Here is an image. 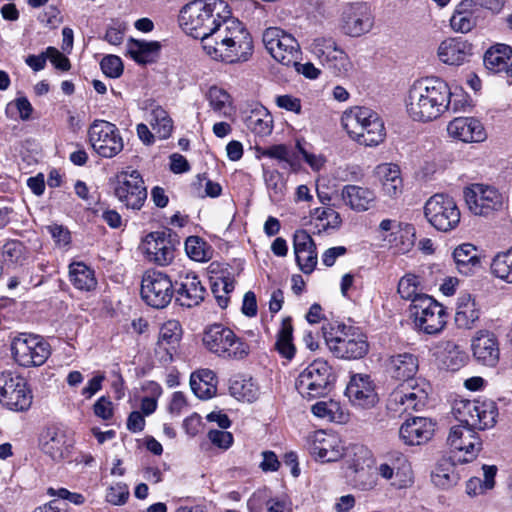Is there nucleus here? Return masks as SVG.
<instances>
[{
    "mask_svg": "<svg viewBox=\"0 0 512 512\" xmlns=\"http://www.w3.org/2000/svg\"><path fill=\"white\" fill-rule=\"evenodd\" d=\"M257 152L260 153L261 156L270 157L282 161H288L289 151L288 148L283 145H273L268 148H257Z\"/></svg>",
    "mask_w": 512,
    "mask_h": 512,
    "instance_id": "nucleus-61",
    "label": "nucleus"
},
{
    "mask_svg": "<svg viewBox=\"0 0 512 512\" xmlns=\"http://www.w3.org/2000/svg\"><path fill=\"white\" fill-rule=\"evenodd\" d=\"M448 135L454 139L466 142H482L487 135L482 123L474 117H457L447 126Z\"/></svg>",
    "mask_w": 512,
    "mask_h": 512,
    "instance_id": "nucleus-25",
    "label": "nucleus"
},
{
    "mask_svg": "<svg viewBox=\"0 0 512 512\" xmlns=\"http://www.w3.org/2000/svg\"><path fill=\"white\" fill-rule=\"evenodd\" d=\"M276 104L278 107L287 111L294 112L296 114L301 113V101L300 99L291 95H281L276 98Z\"/></svg>",
    "mask_w": 512,
    "mask_h": 512,
    "instance_id": "nucleus-64",
    "label": "nucleus"
},
{
    "mask_svg": "<svg viewBox=\"0 0 512 512\" xmlns=\"http://www.w3.org/2000/svg\"><path fill=\"white\" fill-rule=\"evenodd\" d=\"M480 308L470 294H463L458 298L455 313V324L461 329H472L480 318Z\"/></svg>",
    "mask_w": 512,
    "mask_h": 512,
    "instance_id": "nucleus-32",
    "label": "nucleus"
},
{
    "mask_svg": "<svg viewBox=\"0 0 512 512\" xmlns=\"http://www.w3.org/2000/svg\"><path fill=\"white\" fill-rule=\"evenodd\" d=\"M114 194L127 208L140 210L147 199V188L137 170H124L115 177Z\"/></svg>",
    "mask_w": 512,
    "mask_h": 512,
    "instance_id": "nucleus-13",
    "label": "nucleus"
},
{
    "mask_svg": "<svg viewBox=\"0 0 512 512\" xmlns=\"http://www.w3.org/2000/svg\"><path fill=\"white\" fill-rule=\"evenodd\" d=\"M230 394L242 401L254 402L259 396V387L251 377L235 376L230 380Z\"/></svg>",
    "mask_w": 512,
    "mask_h": 512,
    "instance_id": "nucleus-41",
    "label": "nucleus"
},
{
    "mask_svg": "<svg viewBox=\"0 0 512 512\" xmlns=\"http://www.w3.org/2000/svg\"><path fill=\"white\" fill-rule=\"evenodd\" d=\"M263 178L271 201H281L287 189L283 175L274 169H264Z\"/></svg>",
    "mask_w": 512,
    "mask_h": 512,
    "instance_id": "nucleus-47",
    "label": "nucleus"
},
{
    "mask_svg": "<svg viewBox=\"0 0 512 512\" xmlns=\"http://www.w3.org/2000/svg\"><path fill=\"white\" fill-rule=\"evenodd\" d=\"M179 25L183 31L201 40L211 58L227 63L247 61L253 41L245 26L231 16L223 0H194L182 7Z\"/></svg>",
    "mask_w": 512,
    "mask_h": 512,
    "instance_id": "nucleus-1",
    "label": "nucleus"
},
{
    "mask_svg": "<svg viewBox=\"0 0 512 512\" xmlns=\"http://www.w3.org/2000/svg\"><path fill=\"white\" fill-rule=\"evenodd\" d=\"M296 262L300 270L305 274H310L316 267L317 264V251L316 249L308 250L305 252H299L295 254Z\"/></svg>",
    "mask_w": 512,
    "mask_h": 512,
    "instance_id": "nucleus-58",
    "label": "nucleus"
},
{
    "mask_svg": "<svg viewBox=\"0 0 512 512\" xmlns=\"http://www.w3.org/2000/svg\"><path fill=\"white\" fill-rule=\"evenodd\" d=\"M451 97L449 86L439 78L416 80L405 100L406 111L415 121H432L449 109L459 110L456 101L451 106Z\"/></svg>",
    "mask_w": 512,
    "mask_h": 512,
    "instance_id": "nucleus-3",
    "label": "nucleus"
},
{
    "mask_svg": "<svg viewBox=\"0 0 512 512\" xmlns=\"http://www.w3.org/2000/svg\"><path fill=\"white\" fill-rule=\"evenodd\" d=\"M472 55V44L462 38H449L438 47L439 59L448 65H462Z\"/></svg>",
    "mask_w": 512,
    "mask_h": 512,
    "instance_id": "nucleus-28",
    "label": "nucleus"
},
{
    "mask_svg": "<svg viewBox=\"0 0 512 512\" xmlns=\"http://www.w3.org/2000/svg\"><path fill=\"white\" fill-rule=\"evenodd\" d=\"M140 292L147 305L156 309L165 308L174 295L173 279L164 272L149 269L142 276Z\"/></svg>",
    "mask_w": 512,
    "mask_h": 512,
    "instance_id": "nucleus-9",
    "label": "nucleus"
},
{
    "mask_svg": "<svg viewBox=\"0 0 512 512\" xmlns=\"http://www.w3.org/2000/svg\"><path fill=\"white\" fill-rule=\"evenodd\" d=\"M103 73L110 78H118L123 73V63L120 57L115 55L105 56L100 63Z\"/></svg>",
    "mask_w": 512,
    "mask_h": 512,
    "instance_id": "nucleus-55",
    "label": "nucleus"
},
{
    "mask_svg": "<svg viewBox=\"0 0 512 512\" xmlns=\"http://www.w3.org/2000/svg\"><path fill=\"white\" fill-rule=\"evenodd\" d=\"M265 48L270 55L285 66L298 64L300 46L298 41L280 28H267L262 36Z\"/></svg>",
    "mask_w": 512,
    "mask_h": 512,
    "instance_id": "nucleus-14",
    "label": "nucleus"
},
{
    "mask_svg": "<svg viewBox=\"0 0 512 512\" xmlns=\"http://www.w3.org/2000/svg\"><path fill=\"white\" fill-rule=\"evenodd\" d=\"M512 58V49L505 44H498L491 47L484 54L483 62L485 67L494 73L507 71Z\"/></svg>",
    "mask_w": 512,
    "mask_h": 512,
    "instance_id": "nucleus-40",
    "label": "nucleus"
},
{
    "mask_svg": "<svg viewBox=\"0 0 512 512\" xmlns=\"http://www.w3.org/2000/svg\"><path fill=\"white\" fill-rule=\"evenodd\" d=\"M424 214L428 222L437 230L448 232L460 222V210L455 200L446 194H435L425 203Z\"/></svg>",
    "mask_w": 512,
    "mask_h": 512,
    "instance_id": "nucleus-8",
    "label": "nucleus"
},
{
    "mask_svg": "<svg viewBox=\"0 0 512 512\" xmlns=\"http://www.w3.org/2000/svg\"><path fill=\"white\" fill-rule=\"evenodd\" d=\"M128 498L129 488L125 483L117 482L107 489L106 501L112 505H124Z\"/></svg>",
    "mask_w": 512,
    "mask_h": 512,
    "instance_id": "nucleus-54",
    "label": "nucleus"
},
{
    "mask_svg": "<svg viewBox=\"0 0 512 512\" xmlns=\"http://www.w3.org/2000/svg\"><path fill=\"white\" fill-rule=\"evenodd\" d=\"M410 310L415 325L426 334H438L446 326V309L431 296L416 299L415 304H411Z\"/></svg>",
    "mask_w": 512,
    "mask_h": 512,
    "instance_id": "nucleus-10",
    "label": "nucleus"
},
{
    "mask_svg": "<svg viewBox=\"0 0 512 512\" xmlns=\"http://www.w3.org/2000/svg\"><path fill=\"white\" fill-rule=\"evenodd\" d=\"M195 193L199 197H218L222 192L219 183L213 182L205 177V175H197L196 180L192 184Z\"/></svg>",
    "mask_w": 512,
    "mask_h": 512,
    "instance_id": "nucleus-53",
    "label": "nucleus"
},
{
    "mask_svg": "<svg viewBox=\"0 0 512 512\" xmlns=\"http://www.w3.org/2000/svg\"><path fill=\"white\" fill-rule=\"evenodd\" d=\"M275 349L282 357L288 360H291L295 355L296 348L293 344V326L290 317H285L282 320L281 327L277 333Z\"/></svg>",
    "mask_w": 512,
    "mask_h": 512,
    "instance_id": "nucleus-44",
    "label": "nucleus"
},
{
    "mask_svg": "<svg viewBox=\"0 0 512 512\" xmlns=\"http://www.w3.org/2000/svg\"><path fill=\"white\" fill-rule=\"evenodd\" d=\"M15 361L23 367L40 366L50 355L49 345L38 335L21 333L11 344Z\"/></svg>",
    "mask_w": 512,
    "mask_h": 512,
    "instance_id": "nucleus-15",
    "label": "nucleus"
},
{
    "mask_svg": "<svg viewBox=\"0 0 512 512\" xmlns=\"http://www.w3.org/2000/svg\"><path fill=\"white\" fill-rule=\"evenodd\" d=\"M91 147L103 158H113L124 147L123 138L117 126L105 120H95L88 129Z\"/></svg>",
    "mask_w": 512,
    "mask_h": 512,
    "instance_id": "nucleus-11",
    "label": "nucleus"
},
{
    "mask_svg": "<svg viewBox=\"0 0 512 512\" xmlns=\"http://www.w3.org/2000/svg\"><path fill=\"white\" fill-rule=\"evenodd\" d=\"M452 413L459 424L451 427L447 443L453 450L464 453L457 461L467 463L476 458L482 447L476 430L492 428L498 408L490 399H460L454 402Z\"/></svg>",
    "mask_w": 512,
    "mask_h": 512,
    "instance_id": "nucleus-2",
    "label": "nucleus"
},
{
    "mask_svg": "<svg viewBox=\"0 0 512 512\" xmlns=\"http://www.w3.org/2000/svg\"><path fill=\"white\" fill-rule=\"evenodd\" d=\"M353 472L355 473V485L361 490H371L376 486L377 483L375 477L363 467H354Z\"/></svg>",
    "mask_w": 512,
    "mask_h": 512,
    "instance_id": "nucleus-59",
    "label": "nucleus"
},
{
    "mask_svg": "<svg viewBox=\"0 0 512 512\" xmlns=\"http://www.w3.org/2000/svg\"><path fill=\"white\" fill-rule=\"evenodd\" d=\"M202 341L211 353L224 359L242 360L250 353L249 344L222 324L208 326Z\"/></svg>",
    "mask_w": 512,
    "mask_h": 512,
    "instance_id": "nucleus-4",
    "label": "nucleus"
},
{
    "mask_svg": "<svg viewBox=\"0 0 512 512\" xmlns=\"http://www.w3.org/2000/svg\"><path fill=\"white\" fill-rule=\"evenodd\" d=\"M323 330L326 344L336 357L359 359L367 354L368 343L366 336L358 329L338 324L334 332H327L324 327ZM331 330H334V328Z\"/></svg>",
    "mask_w": 512,
    "mask_h": 512,
    "instance_id": "nucleus-5",
    "label": "nucleus"
},
{
    "mask_svg": "<svg viewBox=\"0 0 512 512\" xmlns=\"http://www.w3.org/2000/svg\"><path fill=\"white\" fill-rule=\"evenodd\" d=\"M453 259L458 272L470 276L480 267V258L477 248L471 243H463L453 251Z\"/></svg>",
    "mask_w": 512,
    "mask_h": 512,
    "instance_id": "nucleus-34",
    "label": "nucleus"
},
{
    "mask_svg": "<svg viewBox=\"0 0 512 512\" xmlns=\"http://www.w3.org/2000/svg\"><path fill=\"white\" fill-rule=\"evenodd\" d=\"M262 461L259 463V468L263 472H275L280 468V461L277 455L270 450L263 451L261 453Z\"/></svg>",
    "mask_w": 512,
    "mask_h": 512,
    "instance_id": "nucleus-63",
    "label": "nucleus"
},
{
    "mask_svg": "<svg viewBox=\"0 0 512 512\" xmlns=\"http://www.w3.org/2000/svg\"><path fill=\"white\" fill-rule=\"evenodd\" d=\"M315 227L318 232L328 229H338L342 223L340 214L332 208L315 209Z\"/></svg>",
    "mask_w": 512,
    "mask_h": 512,
    "instance_id": "nucleus-51",
    "label": "nucleus"
},
{
    "mask_svg": "<svg viewBox=\"0 0 512 512\" xmlns=\"http://www.w3.org/2000/svg\"><path fill=\"white\" fill-rule=\"evenodd\" d=\"M243 121L248 130L258 136H267L273 129V118L262 105L256 104L244 111Z\"/></svg>",
    "mask_w": 512,
    "mask_h": 512,
    "instance_id": "nucleus-31",
    "label": "nucleus"
},
{
    "mask_svg": "<svg viewBox=\"0 0 512 512\" xmlns=\"http://www.w3.org/2000/svg\"><path fill=\"white\" fill-rule=\"evenodd\" d=\"M384 196L391 199L399 197L403 192V180L400 168L396 164L384 163L375 169Z\"/></svg>",
    "mask_w": 512,
    "mask_h": 512,
    "instance_id": "nucleus-29",
    "label": "nucleus"
},
{
    "mask_svg": "<svg viewBox=\"0 0 512 512\" xmlns=\"http://www.w3.org/2000/svg\"><path fill=\"white\" fill-rule=\"evenodd\" d=\"M435 431V423L425 417H415L402 424L399 430L401 439L408 445H421L430 440Z\"/></svg>",
    "mask_w": 512,
    "mask_h": 512,
    "instance_id": "nucleus-26",
    "label": "nucleus"
},
{
    "mask_svg": "<svg viewBox=\"0 0 512 512\" xmlns=\"http://www.w3.org/2000/svg\"><path fill=\"white\" fill-rule=\"evenodd\" d=\"M341 198L352 210L364 212L372 208L376 201L375 192L359 185H345L341 191Z\"/></svg>",
    "mask_w": 512,
    "mask_h": 512,
    "instance_id": "nucleus-30",
    "label": "nucleus"
},
{
    "mask_svg": "<svg viewBox=\"0 0 512 512\" xmlns=\"http://www.w3.org/2000/svg\"><path fill=\"white\" fill-rule=\"evenodd\" d=\"M398 293L402 299L410 300L411 304L422 296H428L421 293L419 277L414 274H406L399 280Z\"/></svg>",
    "mask_w": 512,
    "mask_h": 512,
    "instance_id": "nucleus-50",
    "label": "nucleus"
},
{
    "mask_svg": "<svg viewBox=\"0 0 512 512\" xmlns=\"http://www.w3.org/2000/svg\"><path fill=\"white\" fill-rule=\"evenodd\" d=\"M368 122L359 130V135L354 138L361 145L377 146L384 141L386 132L382 119L375 112L374 117H369Z\"/></svg>",
    "mask_w": 512,
    "mask_h": 512,
    "instance_id": "nucleus-36",
    "label": "nucleus"
},
{
    "mask_svg": "<svg viewBox=\"0 0 512 512\" xmlns=\"http://www.w3.org/2000/svg\"><path fill=\"white\" fill-rule=\"evenodd\" d=\"M374 26V16L365 4L349 6L342 15V30L351 37H360L369 33Z\"/></svg>",
    "mask_w": 512,
    "mask_h": 512,
    "instance_id": "nucleus-22",
    "label": "nucleus"
},
{
    "mask_svg": "<svg viewBox=\"0 0 512 512\" xmlns=\"http://www.w3.org/2000/svg\"><path fill=\"white\" fill-rule=\"evenodd\" d=\"M475 9L470 0H462L455 8L451 18L450 26L453 31L458 33H468L477 24Z\"/></svg>",
    "mask_w": 512,
    "mask_h": 512,
    "instance_id": "nucleus-35",
    "label": "nucleus"
},
{
    "mask_svg": "<svg viewBox=\"0 0 512 512\" xmlns=\"http://www.w3.org/2000/svg\"><path fill=\"white\" fill-rule=\"evenodd\" d=\"M190 386L194 394L200 399H208L216 394L217 378L209 369H201L191 374Z\"/></svg>",
    "mask_w": 512,
    "mask_h": 512,
    "instance_id": "nucleus-37",
    "label": "nucleus"
},
{
    "mask_svg": "<svg viewBox=\"0 0 512 512\" xmlns=\"http://www.w3.org/2000/svg\"><path fill=\"white\" fill-rule=\"evenodd\" d=\"M160 47L157 41L130 39L127 43V53L137 63L148 64L156 60Z\"/></svg>",
    "mask_w": 512,
    "mask_h": 512,
    "instance_id": "nucleus-38",
    "label": "nucleus"
},
{
    "mask_svg": "<svg viewBox=\"0 0 512 512\" xmlns=\"http://www.w3.org/2000/svg\"><path fill=\"white\" fill-rule=\"evenodd\" d=\"M418 366L417 357L405 352L391 356L388 370L393 378L411 383L418 371Z\"/></svg>",
    "mask_w": 512,
    "mask_h": 512,
    "instance_id": "nucleus-33",
    "label": "nucleus"
},
{
    "mask_svg": "<svg viewBox=\"0 0 512 512\" xmlns=\"http://www.w3.org/2000/svg\"><path fill=\"white\" fill-rule=\"evenodd\" d=\"M310 52L331 75L340 77L348 73L351 62L348 55L331 36H318L310 44Z\"/></svg>",
    "mask_w": 512,
    "mask_h": 512,
    "instance_id": "nucleus-7",
    "label": "nucleus"
},
{
    "mask_svg": "<svg viewBox=\"0 0 512 512\" xmlns=\"http://www.w3.org/2000/svg\"><path fill=\"white\" fill-rule=\"evenodd\" d=\"M69 278L74 287L81 291H91L97 286L94 271L83 262H74L69 266Z\"/></svg>",
    "mask_w": 512,
    "mask_h": 512,
    "instance_id": "nucleus-42",
    "label": "nucleus"
},
{
    "mask_svg": "<svg viewBox=\"0 0 512 512\" xmlns=\"http://www.w3.org/2000/svg\"><path fill=\"white\" fill-rule=\"evenodd\" d=\"M310 453L322 462H333L343 455V446L339 437L323 430L314 432L310 441Z\"/></svg>",
    "mask_w": 512,
    "mask_h": 512,
    "instance_id": "nucleus-23",
    "label": "nucleus"
},
{
    "mask_svg": "<svg viewBox=\"0 0 512 512\" xmlns=\"http://www.w3.org/2000/svg\"><path fill=\"white\" fill-rule=\"evenodd\" d=\"M177 244L176 235L169 229L151 232L144 240L146 257L150 262L166 266L174 259Z\"/></svg>",
    "mask_w": 512,
    "mask_h": 512,
    "instance_id": "nucleus-17",
    "label": "nucleus"
},
{
    "mask_svg": "<svg viewBox=\"0 0 512 512\" xmlns=\"http://www.w3.org/2000/svg\"><path fill=\"white\" fill-rule=\"evenodd\" d=\"M464 198L469 210L479 216H488L504 208L506 197L495 187L473 184L464 190Z\"/></svg>",
    "mask_w": 512,
    "mask_h": 512,
    "instance_id": "nucleus-16",
    "label": "nucleus"
},
{
    "mask_svg": "<svg viewBox=\"0 0 512 512\" xmlns=\"http://www.w3.org/2000/svg\"><path fill=\"white\" fill-rule=\"evenodd\" d=\"M332 368L324 360H315L297 377L295 386L302 397L312 399L327 395L332 388Z\"/></svg>",
    "mask_w": 512,
    "mask_h": 512,
    "instance_id": "nucleus-6",
    "label": "nucleus"
},
{
    "mask_svg": "<svg viewBox=\"0 0 512 512\" xmlns=\"http://www.w3.org/2000/svg\"><path fill=\"white\" fill-rule=\"evenodd\" d=\"M311 411L316 417L330 422L344 423L349 417L340 403L332 399L315 403Z\"/></svg>",
    "mask_w": 512,
    "mask_h": 512,
    "instance_id": "nucleus-43",
    "label": "nucleus"
},
{
    "mask_svg": "<svg viewBox=\"0 0 512 512\" xmlns=\"http://www.w3.org/2000/svg\"><path fill=\"white\" fill-rule=\"evenodd\" d=\"M471 347L477 362L488 367L497 365L500 349L497 337L492 332L478 331L472 339Z\"/></svg>",
    "mask_w": 512,
    "mask_h": 512,
    "instance_id": "nucleus-24",
    "label": "nucleus"
},
{
    "mask_svg": "<svg viewBox=\"0 0 512 512\" xmlns=\"http://www.w3.org/2000/svg\"><path fill=\"white\" fill-rule=\"evenodd\" d=\"M181 332V326L176 320L166 322L160 329L158 348L165 350L170 359L180 341Z\"/></svg>",
    "mask_w": 512,
    "mask_h": 512,
    "instance_id": "nucleus-45",
    "label": "nucleus"
},
{
    "mask_svg": "<svg viewBox=\"0 0 512 512\" xmlns=\"http://www.w3.org/2000/svg\"><path fill=\"white\" fill-rule=\"evenodd\" d=\"M208 438L215 446L221 449H228L233 443L232 434L223 430H210Z\"/></svg>",
    "mask_w": 512,
    "mask_h": 512,
    "instance_id": "nucleus-60",
    "label": "nucleus"
},
{
    "mask_svg": "<svg viewBox=\"0 0 512 512\" xmlns=\"http://www.w3.org/2000/svg\"><path fill=\"white\" fill-rule=\"evenodd\" d=\"M185 251L190 259L197 262H206L212 257L211 247L198 236H190L186 239Z\"/></svg>",
    "mask_w": 512,
    "mask_h": 512,
    "instance_id": "nucleus-48",
    "label": "nucleus"
},
{
    "mask_svg": "<svg viewBox=\"0 0 512 512\" xmlns=\"http://www.w3.org/2000/svg\"><path fill=\"white\" fill-rule=\"evenodd\" d=\"M32 393L26 380L20 375L4 371L0 373V403L12 411H26L32 404Z\"/></svg>",
    "mask_w": 512,
    "mask_h": 512,
    "instance_id": "nucleus-12",
    "label": "nucleus"
},
{
    "mask_svg": "<svg viewBox=\"0 0 512 512\" xmlns=\"http://www.w3.org/2000/svg\"><path fill=\"white\" fill-rule=\"evenodd\" d=\"M491 272L495 277L507 283H512V248L497 254L493 258Z\"/></svg>",
    "mask_w": 512,
    "mask_h": 512,
    "instance_id": "nucleus-49",
    "label": "nucleus"
},
{
    "mask_svg": "<svg viewBox=\"0 0 512 512\" xmlns=\"http://www.w3.org/2000/svg\"><path fill=\"white\" fill-rule=\"evenodd\" d=\"M294 253L307 252L308 250L316 249V245L311 235L303 230H296L293 236Z\"/></svg>",
    "mask_w": 512,
    "mask_h": 512,
    "instance_id": "nucleus-57",
    "label": "nucleus"
},
{
    "mask_svg": "<svg viewBox=\"0 0 512 512\" xmlns=\"http://www.w3.org/2000/svg\"><path fill=\"white\" fill-rule=\"evenodd\" d=\"M428 393L418 385L406 383L394 390L389 399V408L399 412L418 411L425 406Z\"/></svg>",
    "mask_w": 512,
    "mask_h": 512,
    "instance_id": "nucleus-21",
    "label": "nucleus"
},
{
    "mask_svg": "<svg viewBox=\"0 0 512 512\" xmlns=\"http://www.w3.org/2000/svg\"><path fill=\"white\" fill-rule=\"evenodd\" d=\"M345 395L357 408L369 409L378 402L375 384L367 374L352 375L346 386Z\"/></svg>",
    "mask_w": 512,
    "mask_h": 512,
    "instance_id": "nucleus-20",
    "label": "nucleus"
},
{
    "mask_svg": "<svg viewBox=\"0 0 512 512\" xmlns=\"http://www.w3.org/2000/svg\"><path fill=\"white\" fill-rule=\"evenodd\" d=\"M377 474L396 488H405L413 483L411 465L405 455L394 453L376 467Z\"/></svg>",
    "mask_w": 512,
    "mask_h": 512,
    "instance_id": "nucleus-19",
    "label": "nucleus"
},
{
    "mask_svg": "<svg viewBox=\"0 0 512 512\" xmlns=\"http://www.w3.org/2000/svg\"><path fill=\"white\" fill-rule=\"evenodd\" d=\"M147 121L160 139L170 137L173 130V121L161 106H155L151 109Z\"/></svg>",
    "mask_w": 512,
    "mask_h": 512,
    "instance_id": "nucleus-46",
    "label": "nucleus"
},
{
    "mask_svg": "<svg viewBox=\"0 0 512 512\" xmlns=\"http://www.w3.org/2000/svg\"><path fill=\"white\" fill-rule=\"evenodd\" d=\"M93 410L95 415L103 420H109L113 416L112 402L105 396L95 402Z\"/></svg>",
    "mask_w": 512,
    "mask_h": 512,
    "instance_id": "nucleus-62",
    "label": "nucleus"
},
{
    "mask_svg": "<svg viewBox=\"0 0 512 512\" xmlns=\"http://www.w3.org/2000/svg\"><path fill=\"white\" fill-rule=\"evenodd\" d=\"M375 111L367 107H353L349 110H346L341 118L342 126L349 134V136L354 139L356 135H359V130H361L362 126H364L368 121L369 117H374Z\"/></svg>",
    "mask_w": 512,
    "mask_h": 512,
    "instance_id": "nucleus-39",
    "label": "nucleus"
},
{
    "mask_svg": "<svg viewBox=\"0 0 512 512\" xmlns=\"http://www.w3.org/2000/svg\"><path fill=\"white\" fill-rule=\"evenodd\" d=\"M207 98L210 107L220 115H227V108L230 105L229 94L221 88L213 86L209 89Z\"/></svg>",
    "mask_w": 512,
    "mask_h": 512,
    "instance_id": "nucleus-52",
    "label": "nucleus"
},
{
    "mask_svg": "<svg viewBox=\"0 0 512 512\" xmlns=\"http://www.w3.org/2000/svg\"><path fill=\"white\" fill-rule=\"evenodd\" d=\"M173 282L176 301L181 306L192 308L204 300L206 289L194 272L181 270Z\"/></svg>",
    "mask_w": 512,
    "mask_h": 512,
    "instance_id": "nucleus-18",
    "label": "nucleus"
},
{
    "mask_svg": "<svg viewBox=\"0 0 512 512\" xmlns=\"http://www.w3.org/2000/svg\"><path fill=\"white\" fill-rule=\"evenodd\" d=\"M23 252V244L16 240L8 241L2 248V256L4 260L11 264L18 263L23 257Z\"/></svg>",
    "mask_w": 512,
    "mask_h": 512,
    "instance_id": "nucleus-56",
    "label": "nucleus"
},
{
    "mask_svg": "<svg viewBox=\"0 0 512 512\" xmlns=\"http://www.w3.org/2000/svg\"><path fill=\"white\" fill-rule=\"evenodd\" d=\"M71 449L72 441L63 430L48 429L43 436L42 451L55 462L68 458Z\"/></svg>",
    "mask_w": 512,
    "mask_h": 512,
    "instance_id": "nucleus-27",
    "label": "nucleus"
}]
</instances>
